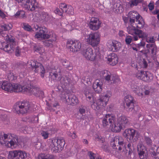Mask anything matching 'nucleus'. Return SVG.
I'll list each match as a JSON object with an SVG mask.
<instances>
[{"label": "nucleus", "mask_w": 159, "mask_h": 159, "mask_svg": "<svg viewBox=\"0 0 159 159\" xmlns=\"http://www.w3.org/2000/svg\"><path fill=\"white\" fill-rule=\"evenodd\" d=\"M28 84L23 86V90L22 92H26L31 94H33L36 96H40L43 94V91L40 90L39 88L32 85L30 81H28Z\"/></svg>", "instance_id": "9b49d317"}, {"label": "nucleus", "mask_w": 159, "mask_h": 159, "mask_svg": "<svg viewBox=\"0 0 159 159\" xmlns=\"http://www.w3.org/2000/svg\"><path fill=\"white\" fill-rule=\"evenodd\" d=\"M107 60L109 64L112 66L116 64L118 62V57L115 53H112L108 56Z\"/></svg>", "instance_id": "bb28decb"}, {"label": "nucleus", "mask_w": 159, "mask_h": 159, "mask_svg": "<svg viewBox=\"0 0 159 159\" xmlns=\"http://www.w3.org/2000/svg\"><path fill=\"white\" fill-rule=\"evenodd\" d=\"M117 122L122 126H125L129 122L128 118L124 115H121L117 119Z\"/></svg>", "instance_id": "7c9ffc66"}, {"label": "nucleus", "mask_w": 159, "mask_h": 159, "mask_svg": "<svg viewBox=\"0 0 159 159\" xmlns=\"http://www.w3.org/2000/svg\"><path fill=\"white\" fill-rule=\"evenodd\" d=\"M15 46L13 44H11L1 42L0 43V49L3 50L8 53H12L14 50Z\"/></svg>", "instance_id": "393cba45"}, {"label": "nucleus", "mask_w": 159, "mask_h": 159, "mask_svg": "<svg viewBox=\"0 0 159 159\" xmlns=\"http://www.w3.org/2000/svg\"><path fill=\"white\" fill-rule=\"evenodd\" d=\"M128 16L130 18V25L127 28V31L130 34L129 30H139L143 27L144 22L140 15L136 11H130L128 13Z\"/></svg>", "instance_id": "7ed1b4c3"}, {"label": "nucleus", "mask_w": 159, "mask_h": 159, "mask_svg": "<svg viewBox=\"0 0 159 159\" xmlns=\"http://www.w3.org/2000/svg\"><path fill=\"white\" fill-rule=\"evenodd\" d=\"M137 150L140 159H147V154L145 147L141 142H139L137 146Z\"/></svg>", "instance_id": "5701e85b"}, {"label": "nucleus", "mask_w": 159, "mask_h": 159, "mask_svg": "<svg viewBox=\"0 0 159 159\" xmlns=\"http://www.w3.org/2000/svg\"><path fill=\"white\" fill-rule=\"evenodd\" d=\"M94 10L93 9H91L90 10V11L89 12L91 14H94Z\"/></svg>", "instance_id": "774afa93"}, {"label": "nucleus", "mask_w": 159, "mask_h": 159, "mask_svg": "<svg viewBox=\"0 0 159 159\" xmlns=\"http://www.w3.org/2000/svg\"><path fill=\"white\" fill-rule=\"evenodd\" d=\"M145 45V42H141L137 44V48L139 49L141 48H143L144 47Z\"/></svg>", "instance_id": "4d7b16f0"}, {"label": "nucleus", "mask_w": 159, "mask_h": 159, "mask_svg": "<svg viewBox=\"0 0 159 159\" xmlns=\"http://www.w3.org/2000/svg\"><path fill=\"white\" fill-rule=\"evenodd\" d=\"M60 83L62 88H65L70 83V79L68 77L65 76L61 79Z\"/></svg>", "instance_id": "2f4dec72"}, {"label": "nucleus", "mask_w": 159, "mask_h": 159, "mask_svg": "<svg viewBox=\"0 0 159 159\" xmlns=\"http://www.w3.org/2000/svg\"><path fill=\"white\" fill-rule=\"evenodd\" d=\"M90 159H101L100 156L98 154H95L91 151L88 152Z\"/></svg>", "instance_id": "58836bf2"}, {"label": "nucleus", "mask_w": 159, "mask_h": 159, "mask_svg": "<svg viewBox=\"0 0 159 159\" xmlns=\"http://www.w3.org/2000/svg\"><path fill=\"white\" fill-rule=\"evenodd\" d=\"M41 19L45 21H47L49 19V16L48 13L46 12H42L41 15Z\"/></svg>", "instance_id": "79ce46f5"}, {"label": "nucleus", "mask_w": 159, "mask_h": 159, "mask_svg": "<svg viewBox=\"0 0 159 159\" xmlns=\"http://www.w3.org/2000/svg\"><path fill=\"white\" fill-rule=\"evenodd\" d=\"M27 154L24 151L20 150H13L9 152L8 158L9 159H24Z\"/></svg>", "instance_id": "f3484780"}, {"label": "nucleus", "mask_w": 159, "mask_h": 159, "mask_svg": "<svg viewBox=\"0 0 159 159\" xmlns=\"http://www.w3.org/2000/svg\"><path fill=\"white\" fill-rule=\"evenodd\" d=\"M15 17L24 18L26 17L25 12L23 10H20L18 11L15 14Z\"/></svg>", "instance_id": "f704fd0d"}, {"label": "nucleus", "mask_w": 159, "mask_h": 159, "mask_svg": "<svg viewBox=\"0 0 159 159\" xmlns=\"http://www.w3.org/2000/svg\"><path fill=\"white\" fill-rule=\"evenodd\" d=\"M143 91L145 95H148L150 93V91L149 90H144V89H143Z\"/></svg>", "instance_id": "69168bd1"}, {"label": "nucleus", "mask_w": 159, "mask_h": 159, "mask_svg": "<svg viewBox=\"0 0 159 159\" xmlns=\"http://www.w3.org/2000/svg\"><path fill=\"white\" fill-rule=\"evenodd\" d=\"M129 32L130 34L134 36L133 38L134 41H137L139 38H142L145 39L146 42L148 43H153L155 42L153 36L148 37V34L142 30H129Z\"/></svg>", "instance_id": "423d86ee"}, {"label": "nucleus", "mask_w": 159, "mask_h": 159, "mask_svg": "<svg viewBox=\"0 0 159 159\" xmlns=\"http://www.w3.org/2000/svg\"><path fill=\"white\" fill-rule=\"evenodd\" d=\"M7 77L8 80H12L14 79V77L13 75H12L11 74H10V75H8L7 76Z\"/></svg>", "instance_id": "0e129e2a"}, {"label": "nucleus", "mask_w": 159, "mask_h": 159, "mask_svg": "<svg viewBox=\"0 0 159 159\" xmlns=\"http://www.w3.org/2000/svg\"><path fill=\"white\" fill-rule=\"evenodd\" d=\"M34 28L35 30L39 31L36 32L35 35V38L39 40L50 38L49 40L44 41L43 43L46 46L52 47L53 43L55 42L57 40L56 34L52 31L49 32L48 33V29L44 26L39 27L36 25L34 26Z\"/></svg>", "instance_id": "f03ea898"}, {"label": "nucleus", "mask_w": 159, "mask_h": 159, "mask_svg": "<svg viewBox=\"0 0 159 159\" xmlns=\"http://www.w3.org/2000/svg\"><path fill=\"white\" fill-rule=\"evenodd\" d=\"M63 12H65L67 14L72 15L74 14L73 8L71 6L68 5Z\"/></svg>", "instance_id": "e433bc0d"}, {"label": "nucleus", "mask_w": 159, "mask_h": 159, "mask_svg": "<svg viewBox=\"0 0 159 159\" xmlns=\"http://www.w3.org/2000/svg\"><path fill=\"white\" fill-rule=\"evenodd\" d=\"M50 75L52 76V78H53V80H56L57 78V76H58V74L57 72L56 73H52L51 72L50 74Z\"/></svg>", "instance_id": "5fc2aeb1"}, {"label": "nucleus", "mask_w": 159, "mask_h": 159, "mask_svg": "<svg viewBox=\"0 0 159 159\" xmlns=\"http://www.w3.org/2000/svg\"><path fill=\"white\" fill-rule=\"evenodd\" d=\"M27 10L33 11L38 7V2L36 0H16Z\"/></svg>", "instance_id": "9d476101"}, {"label": "nucleus", "mask_w": 159, "mask_h": 159, "mask_svg": "<svg viewBox=\"0 0 159 159\" xmlns=\"http://www.w3.org/2000/svg\"><path fill=\"white\" fill-rule=\"evenodd\" d=\"M124 144V139L120 136H117L114 137L111 141V145L114 149H117V147H118V150H122L121 146Z\"/></svg>", "instance_id": "a211bd4d"}, {"label": "nucleus", "mask_w": 159, "mask_h": 159, "mask_svg": "<svg viewBox=\"0 0 159 159\" xmlns=\"http://www.w3.org/2000/svg\"><path fill=\"white\" fill-rule=\"evenodd\" d=\"M116 120L115 116L111 114H106L103 118L102 120V125L104 127L112 124Z\"/></svg>", "instance_id": "4be33fe9"}, {"label": "nucleus", "mask_w": 159, "mask_h": 159, "mask_svg": "<svg viewBox=\"0 0 159 159\" xmlns=\"http://www.w3.org/2000/svg\"><path fill=\"white\" fill-rule=\"evenodd\" d=\"M85 38L88 43L93 47L97 46L100 43V36L98 33H91L86 35Z\"/></svg>", "instance_id": "ddd939ff"}, {"label": "nucleus", "mask_w": 159, "mask_h": 159, "mask_svg": "<svg viewBox=\"0 0 159 159\" xmlns=\"http://www.w3.org/2000/svg\"><path fill=\"white\" fill-rule=\"evenodd\" d=\"M21 52L20 50L19 47H17L15 50V55L16 56H19Z\"/></svg>", "instance_id": "6e6d98bb"}, {"label": "nucleus", "mask_w": 159, "mask_h": 159, "mask_svg": "<svg viewBox=\"0 0 159 159\" xmlns=\"http://www.w3.org/2000/svg\"><path fill=\"white\" fill-rule=\"evenodd\" d=\"M12 25L11 24H4L1 26L2 30L4 31L10 30L12 28Z\"/></svg>", "instance_id": "a19ab883"}, {"label": "nucleus", "mask_w": 159, "mask_h": 159, "mask_svg": "<svg viewBox=\"0 0 159 159\" xmlns=\"http://www.w3.org/2000/svg\"><path fill=\"white\" fill-rule=\"evenodd\" d=\"M110 128L112 132L118 133L122 129V126L118 122L116 123V121L110 125Z\"/></svg>", "instance_id": "c85d7f7f"}, {"label": "nucleus", "mask_w": 159, "mask_h": 159, "mask_svg": "<svg viewBox=\"0 0 159 159\" xmlns=\"http://www.w3.org/2000/svg\"><path fill=\"white\" fill-rule=\"evenodd\" d=\"M27 65L31 66L32 70L35 73L39 72L40 76L43 78L45 73V70L43 65L40 63L35 60H32L27 62Z\"/></svg>", "instance_id": "6e6552de"}, {"label": "nucleus", "mask_w": 159, "mask_h": 159, "mask_svg": "<svg viewBox=\"0 0 159 159\" xmlns=\"http://www.w3.org/2000/svg\"><path fill=\"white\" fill-rule=\"evenodd\" d=\"M123 19L125 23H126L128 22V19L127 17H123Z\"/></svg>", "instance_id": "338daca9"}, {"label": "nucleus", "mask_w": 159, "mask_h": 159, "mask_svg": "<svg viewBox=\"0 0 159 159\" xmlns=\"http://www.w3.org/2000/svg\"><path fill=\"white\" fill-rule=\"evenodd\" d=\"M41 135L44 139H46L48 138L49 133L48 131L43 130L41 131Z\"/></svg>", "instance_id": "37998d69"}, {"label": "nucleus", "mask_w": 159, "mask_h": 159, "mask_svg": "<svg viewBox=\"0 0 159 159\" xmlns=\"http://www.w3.org/2000/svg\"><path fill=\"white\" fill-rule=\"evenodd\" d=\"M123 135L127 139L134 142L137 141L139 136V132L132 128L125 129Z\"/></svg>", "instance_id": "2eb2a0df"}, {"label": "nucleus", "mask_w": 159, "mask_h": 159, "mask_svg": "<svg viewBox=\"0 0 159 159\" xmlns=\"http://www.w3.org/2000/svg\"><path fill=\"white\" fill-rule=\"evenodd\" d=\"M47 105L48 106V107L49 109V110H50L51 111H55V110H53L52 109V107H56L57 106H59V104L58 103V102H55L54 103V104H53L52 105V106L50 105L49 104H47Z\"/></svg>", "instance_id": "c03bdc74"}, {"label": "nucleus", "mask_w": 159, "mask_h": 159, "mask_svg": "<svg viewBox=\"0 0 159 159\" xmlns=\"http://www.w3.org/2000/svg\"><path fill=\"white\" fill-rule=\"evenodd\" d=\"M103 83L101 80L97 79L93 83V88L97 93H101L102 90Z\"/></svg>", "instance_id": "a878e982"}, {"label": "nucleus", "mask_w": 159, "mask_h": 159, "mask_svg": "<svg viewBox=\"0 0 159 159\" xmlns=\"http://www.w3.org/2000/svg\"><path fill=\"white\" fill-rule=\"evenodd\" d=\"M100 75L105 79V83L107 85L115 83L119 80V78L118 76H114L110 71L107 70L102 71Z\"/></svg>", "instance_id": "1a4fd4ad"}, {"label": "nucleus", "mask_w": 159, "mask_h": 159, "mask_svg": "<svg viewBox=\"0 0 159 159\" xmlns=\"http://www.w3.org/2000/svg\"><path fill=\"white\" fill-rule=\"evenodd\" d=\"M38 159H55L54 156L49 154L41 153L38 157Z\"/></svg>", "instance_id": "473e14b6"}, {"label": "nucleus", "mask_w": 159, "mask_h": 159, "mask_svg": "<svg viewBox=\"0 0 159 159\" xmlns=\"http://www.w3.org/2000/svg\"><path fill=\"white\" fill-rule=\"evenodd\" d=\"M24 29L25 30L30 31L32 30V28L31 26L28 24H24Z\"/></svg>", "instance_id": "de8ad7c7"}, {"label": "nucleus", "mask_w": 159, "mask_h": 159, "mask_svg": "<svg viewBox=\"0 0 159 159\" xmlns=\"http://www.w3.org/2000/svg\"><path fill=\"white\" fill-rule=\"evenodd\" d=\"M68 6V5H67L64 3H61L59 7L62 10V11L63 12Z\"/></svg>", "instance_id": "8fccbe9b"}, {"label": "nucleus", "mask_w": 159, "mask_h": 159, "mask_svg": "<svg viewBox=\"0 0 159 159\" xmlns=\"http://www.w3.org/2000/svg\"><path fill=\"white\" fill-rule=\"evenodd\" d=\"M70 134V136L72 139H75L77 138V136L76 135L75 133L74 132H73L72 133Z\"/></svg>", "instance_id": "680f3d73"}, {"label": "nucleus", "mask_w": 159, "mask_h": 159, "mask_svg": "<svg viewBox=\"0 0 159 159\" xmlns=\"http://www.w3.org/2000/svg\"><path fill=\"white\" fill-rule=\"evenodd\" d=\"M2 88L3 90L11 93L14 92H20L23 90V86L18 84H12L7 81H3L1 85Z\"/></svg>", "instance_id": "0eeeda50"}, {"label": "nucleus", "mask_w": 159, "mask_h": 159, "mask_svg": "<svg viewBox=\"0 0 159 159\" xmlns=\"http://www.w3.org/2000/svg\"><path fill=\"white\" fill-rule=\"evenodd\" d=\"M0 16L2 19L5 18L6 17V15L4 12L0 9Z\"/></svg>", "instance_id": "052dcab7"}, {"label": "nucleus", "mask_w": 159, "mask_h": 159, "mask_svg": "<svg viewBox=\"0 0 159 159\" xmlns=\"http://www.w3.org/2000/svg\"><path fill=\"white\" fill-rule=\"evenodd\" d=\"M82 54L87 60L92 61L95 60L97 56L96 53L93 52V49L91 48H88L83 51Z\"/></svg>", "instance_id": "aec40b11"}, {"label": "nucleus", "mask_w": 159, "mask_h": 159, "mask_svg": "<svg viewBox=\"0 0 159 159\" xmlns=\"http://www.w3.org/2000/svg\"><path fill=\"white\" fill-rule=\"evenodd\" d=\"M2 37L4 38V39L10 42H14V40L12 39L11 35H9L7 34H2Z\"/></svg>", "instance_id": "4c0bfd02"}, {"label": "nucleus", "mask_w": 159, "mask_h": 159, "mask_svg": "<svg viewBox=\"0 0 159 159\" xmlns=\"http://www.w3.org/2000/svg\"><path fill=\"white\" fill-rule=\"evenodd\" d=\"M101 22L99 19L95 17H92L90 20L89 26L91 30H96L101 27Z\"/></svg>", "instance_id": "412c9836"}, {"label": "nucleus", "mask_w": 159, "mask_h": 159, "mask_svg": "<svg viewBox=\"0 0 159 159\" xmlns=\"http://www.w3.org/2000/svg\"><path fill=\"white\" fill-rule=\"evenodd\" d=\"M136 75L138 79L147 83L151 81L153 78V74L148 71L139 70L136 72Z\"/></svg>", "instance_id": "4468645a"}, {"label": "nucleus", "mask_w": 159, "mask_h": 159, "mask_svg": "<svg viewBox=\"0 0 159 159\" xmlns=\"http://www.w3.org/2000/svg\"><path fill=\"white\" fill-rule=\"evenodd\" d=\"M35 119H37L38 120V118L36 116H31L28 117H23L22 120L24 121L31 122L34 121L35 120Z\"/></svg>", "instance_id": "c9c22d12"}, {"label": "nucleus", "mask_w": 159, "mask_h": 159, "mask_svg": "<svg viewBox=\"0 0 159 159\" xmlns=\"http://www.w3.org/2000/svg\"><path fill=\"white\" fill-rule=\"evenodd\" d=\"M148 8L150 11H152L154 9V5L153 3H150L148 5Z\"/></svg>", "instance_id": "bf43d9fd"}, {"label": "nucleus", "mask_w": 159, "mask_h": 159, "mask_svg": "<svg viewBox=\"0 0 159 159\" xmlns=\"http://www.w3.org/2000/svg\"><path fill=\"white\" fill-rule=\"evenodd\" d=\"M146 48L149 52H151L152 54L156 52L157 48L156 45L152 44H147L146 45Z\"/></svg>", "instance_id": "72a5a7b5"}, {"label": "nucleus", "mask_w": 159, "mask_h": 159, "mask_svg": "<svg viewBox=\"0 0 159 159\" xmlns=\"http://www.w3.org/2000/svg\"><path fill=\"white\" fill-rule=\"evenodd\" d=\"M55 13L58 14V15H59L60 16H62V13L61 11L58 8L56 9L55 11H54Z\"/></svg>", "instance_id": "13d9d810"}, {"label": "nucleus", "mask_w": 159, "mask_h": 159, "mask_svg": "<svg viewBox=\"0 0 159 159\" xmlns=\"http://www.w3.org/2000/svg\"><path fill=\"white\" fill-rule=\"evenodd\" d=\"M132 40V37L128 35L126 36V37L125 39V41L126 43L127 44H129L131 42Z\"/></svg>", "instance_id": "a18cd8bd"}, {"label": "nucleus", "mask_w": 159, "mask_h": 159, "mask_svg": "<svg viewBox=\"0 0 159 159\" xmlns=\"http://www.w3.org/2000/svg\"><path fill=\"white\" fill-rule=\"evenodd\" d=\"M85 107H82L80 108L79 110V112L82 115V116L84 115L85 113Z\"/></svg>", "instance_id": "603ef678"}, {"label": "nucleus", "mask_w": 159, "mask_h": 159, "mask_svg": "<svg viewBox=\"0 0 159 159\" xmlns=\"http://www.w3.org/2000/svg\"><path fill=\"white\" fill-rule=\"evenodd\" d=\"M85 95L86 98L89 101L91 102V99L92 98L93 103L91 104L92 108L96 111H103V108L105 107L108 103L109 99L112 96V93L109 90L107 91L103 95L99 96V98L94 101L93 97V93L91 90L87 89L85 91Z\"/></svg>", "instance_id": "f257e3e1"}, {"label": "nucleus", "mask_w": 159, "mask_h": 159, "mask_svg": "<svg viewBox=\"0 0 159 159\" xmlns=\"http://www.w3.org/2000/svg\"><path fill=\"white\" fill-rule=\"evenodd\" d=\"M81 43L78 40L69 39L66 42L67 48L70 51L75 52L79 51L81 48Z\"/></svg>", "instance_id": "dca6fc26"}, {"label": "nucleus", "mask_w": 159, "mask_h": 159, "mask_svg": "<svg viewBox=\"0 0 159 159\" xmlns=\"http://www.w3.org/2000/svg\"><path fill=\"white\" fill-rule=\"evenodd\" d=\"M67 102L69 105H75L79 103V101L76 97L73 94L69 95L67 99H66Z\"/></svg>", "instance_id": "c756f323"}, {"label": "nucleus", "mask_w": 159, "mask_h": 159, "mask_svg": "<svg viewBox=\"0 0 159 159\" xmlns=\"http://www.w3.org/2000/svg\"><path fill=\"white\" fill-rule=\"evenodd\" d=\"M124 10V8L122 5L120 4L119 5L117 9H116V11L117 12L119 13H121Z\"/></svg>", "instance_id": "3c124183"}, {"label": "nucleus", "mask_w": 159, "mask_h": 159, "mask_svg": "<svg viewBox=\"0 0 159 159\" xmlns=\"http://www.w3.org/2000/svg\"><path fill=\"white\" fill-rule=\"evenodd\" d=\"M125 100L126 105L129 109V111H132L134 109V104L135 102L134 98L130 95H128L125 97Z\"/></svg>", "instance_id": "b1692460"}, {"label": "nucleus", "mask_w": 159, "mask_h": 159, "mask_svg": "<svg viewBox=\"0 0 159 159\" xmlns=\"http://www.w3.org/2000/svg\"><path fill=\"white\" fill-rule=\"evenodd\" d=\"M0 143L5 144L7 148L11 149L16 148L19 145L18 136L11 133L4 134L3 137L0 138Z\"/></svg>", "instance_id": "20e7f679"}, {"label": "nucleus", "mask_w": 159, "mask_h": 159, "mask_svg": "<svg viewBox=\"0 0 159 159\" xmlns=\"http://www.w3.org/2000/svg\"><path fill=\"white\" fill-rule=\"evenodd\" d=\"M118 34L120 37H121L125 36L124 32L123 30H120L118 33Z\"/></svg>", "instance_id": "e2e57ef3"}, {"label": "nucleus", "mask_w": 159, "mask_h": 159, "mask_svg": "<svg viewBox=\"0 0 159 159\" xmlns=\"http://www.w3.org/2000/svg\"><path fill=\"white\" fill-rule=\"evenodd\" d=\"M143 0H131L129 2L130 7L137 6L139 3H140Z\"/></svg>", "instance_id": "ea45409f"}, {"label": "nucleus", "mask_w": 159, "mask_h": 159, "mask_svg": "<svg viewBox=\"0 0 159 159\" xmlns=\"http://www.w3.org/2000/svg\"><path fill=\"white\" fill-rule=\"evenodd\" d=\"M144 141L148 145L151 144L152 143V140L148 137L145 136L144 137Z\"/></svg>", "instance_id": "09e8293b"}, {"label": "nucleus", "mask_w": 159, "mask_h": 159, "mask_svg": "<svg viewBox=\"0 0 159 159\" xmlns=\"http://www.w3.org/2000/svg\"><path fill=\"white\" fill-rule=\"evenodd\" d=\"M141 63L142 64V67L143 68H146L147 67L148 64L147 61L145 59H143Z\"/></svg>", "instance_id": "864d4df0"}, {"label": "nucleus", "mask_w": 159, "mask_h": 159, "mask_svg": "<svg viewBox=\"0 0 159 159\" xmlns=\"http://www.w3.org/2000/svg\"><path fill=\"white\" fill-rule=\"evenodd\" d=\"M106 45L110 50L113 52L118 51L121 47L120 43L114 40H108Z\"/></svg>", "instance_id": "6ab92c4d"}, {"label": "nucleus", "mask_w": 159, "mask_h": 159, "mask_svg": "<svg viewBox=\"0 0 159 159\" xmlns=\"http://www.w3.org/2000/svg\"><path fill=\"white\" fill-rule=\"evenodd\" d=\"M30 105L27 102H17L14 105V111L17 113L25 114L29 110Z\"/></svg>", "instance_id": "f8f14e48"}, {"label": "nucleus", "mask_w": 159, "mask_h": 159, "mask_svg": "<svg viewBox=\"0 0 159 159\" xmlns=\"http://www.w3.org/2000/svg\"><path fill=\"white\" fill-rule=\"evenodd\" d=\"M127 148L129 150V154L131 155L132 154L133 150H134L133 146H131L130 143H129L127 145Z\"/></svg>", "instance_id": "49530a36"}, {"label": "nucleus", "mask_w": 159, "mask_h": 159, "mask_svg": "<svg viewBox=\"0 0 159 159\" xmlns=\"http://www.w3.org/2000/svg\"><path fill=\"white\" fill-rule=\"evenodd\" d=\"M65 144V140L62 137L52 138L48 140L47 145L52 152H60L63 148Z\"/></svg>", "instance_id": "39448f33"}, {"label": "nucleus", "mask_w": 159, "mask_h": 159, "mask_svg": "<svg viewBox=\"0 0 159 159\" xmlns=\"http://www.w3.org/2000/svg\"><path fill=\"white\" fill-rule=\"evenodd\" d=\"M132 91L136 93L139 96H142L143 95V89L141 87L138 86L137 84H132L131 86Z\"/></svg>", "instance_id": "cd10ccee"}]
</instances>
